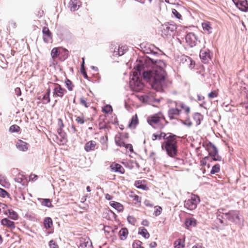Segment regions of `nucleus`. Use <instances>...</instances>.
Segmentation results:
<instances>
[{
    "label": "nucleus",
    "instance_id": "1",
    "mask_svg": "<svg viewBox=\"0 0 248 248\" xmlns=\"http://www.w3.org/2000/svg\"><path fill=\"white\" fill-rule=\"evenodd\" d=\"M166 64L161 60H156L155 63L146 57L140 58L137 61L133 73V77L129 81L131 89L139 92L143 87V84L138 77V74L143 75V78L149 82L152 88L157 91H161L164 88L171 85V81L167 77L165 71Z\"/></svg>",
    "mask_w": 248,
    "mask_h": 248
},
{
    "label": "nucleus",
    "instance_id": "2",
    "mask_svg": "<svg viewBox=\"0 0 248 248\" xmlns=\"http://www.w3.org/2000/svg\"><path fill=\"white\" fill-rule=\"evenodd\" d=\"M225 210L219 209L217 212V219L221 224L224 223L223 218H226L230 221L236 224L240 222L239 211L237 210H231L228 212H224Z\"/></svg>",
    "mask_w": 248,
    "mask_h": 248
},
{
    "label": "nucleus",
    "instance_id": "3",
    "mask_svg": "<svg viewBox=\"0 0 248 248\" xmlns=\"http://www.w3.org/2000/svg\"><path fill=\"white\" fill-rule=\"evenodd\" d=\"M162 148L165 149L167 154L170 157H174L177 155V140L175 135H170L165 139L162 144Z\"/></svg>",
    "mask_w": 248,
    "mask_h": 248
},
{
    "label": "nucleus",
    "instance_id": "4",
    "mask_svg": "<svg viewBox=\"0 0 248 248\" xmlns=\"http://www.w3.org/2000/svg\"><path fill=\"white\" fill-rule=\"evenodd\" d=\"M147 121L149 124L156 129L162 128L167 123L163 114L161 112L149 116Z\"/></svg>",
    "mask_w": 248,
    "mask_h": 248
},
{
    "label": "nucleus",
    "instance_id": "5",
    "mask_svg": "<svg viewBox=\"0 0 248 248\" xmlns=\"http://www.w3.org/2000/svg\"><path fill=\"white\" fill-rule=\"evenodd\" d=\"M200 202V198L197 195H191L190 198L185 201L184 207L189 210H194Z\"/></svg>",
    "mask_w": 248,
    "mask_h": 248
},
{
    "label": "nucleus",
    "instance_id": "6",
    "mask_svg": "<svg viewBox=\"0 0 248 248\" xmlns=\"http://www.w3.org/2000/svg\"><path fill=\"white\" fill-rule=\"evenodd\" d=\"M176 29L175 25L173 24H165L163 26L161 31L162 36L165 38H168L171 36Z\"/></svg>",
    "mask_w": 248,
    "mask_h": 248
},
{
    "label": "nucleus",
    "instance_id": "7",
    "mask_svg": "<svg viewBox=\"0 0 248 248\" xmlns=\"http://www.w3.org/2000/svg\"><path fill=\"white\" fill-rule=\"evenodd\" d=\"M175 108H170L168 110V116L170 119H174L179 115L181 109L179 108V104L177 102H174Z\"/></svg>",
    "mask_w": 248,
    "mask_h": 248
},
{
    "label": "nucleus",
    "instance_id": "8",
    "mask_svg": "<svg viewBox=\"0 0 248 248\" xmlns=\"http://www.w3.org/2000/svg\"><path fill=\"white\" fill-rule=\"evenodd\" d=\"M66 93V90L59 84H55L53 91V95L54 97H59L62 98L64 94Z\"/></svg>",
    "mask_w": 248,
    "mask_h": 248
},
{
    "label": "nucleus",
    "instance_id": "9",
    "mask_svg": "<svg viewBox=\"0 0 248 248\" xmlns=\"http://www.w3.org/2000/svg\"><path fill=\"white\" fill-rule=\"evenodd\" d=\"M186 41L190 47H193L196 44L197 38L194 33L189 32L186 36Z\"/></svg>",
    "mask_w": 248,
    "mask_h": 248
},
{
    "label": "nucleus",
    "instance_id": "10",
    "mask_svg": "<svg viewBox=\"0 0 248 248\" xmlns=\"http://www.w3.org/2000/svg\"><path fill=\"white\" fill-rule=\"evenodd\" d=\"M78 248H93L92 243L90 238L88 237L81 238Z\"/></svg>",
    "mask_w": 248,
    "mask_h": 248
},
{
    "label": "nucleus",
    "instance_id": "11",
    "mask_svg": "<svg viewBox=\"0 0 248 248\" xmlns=\"http://www.w3.org/2000/svg\"><path fill=\"white\" fill-rule=\"evenodd\" d=\"M16 146L18 150L26 152L28 150L29 145L26 142L18 140L16 143Z\"/></svg>",
    "mask_w": 248,
    "mask_h": 248
},
{
    "label": "nucleus",
    "instance_id": "12",
    "mask_svg": "<svg viewBox=\"0 0 248 248\" xmlns=\"http://www.w3.org/2000/svg\"><path fill=\"white\" fill-rule=\"evenodd\" d=\"M1 224L8 229L13 230L15 228L14 222L10 220L8 218H4L1 220Z\"/></svg>",
    "mask_w": 248,
    "mask_h": 248
},
{
    "label": "nucleus",
    "instance_id": "13",
    "mask_svg": "<svg viewBox=\"0 0 248 248\" xmlns=\"http://www.w3.org/2000/svg\"><path fill=\"white\" fill-rule=\"evenodd\" d=\"M57 132L58 134V138H60L59 141L58 142L59 144L63 145L67 142V136L66 133L61 129H58Z\"/></svg>",
    "mask_w": 248,
    "mask_h": 248
},
{
    "label": "nucleus",
    "instance_id": "14",
    "mask_svg": "<svg viewBox=\"0 0 248 248\" xmlns=\"http://www.w3.org/2000/svg\"><path fill=\"white\" fill-rule=\"evenodd\" d=\"M79 0H70L68 4V7L71 11H75L78 9L80 6Z\"/></svg>",
    "mask_w": 248,
    "mask_h": 248
},
{
    "label": "nucleus",
    "instance_id": "15",
    "mask_svg": "<svg viewBox=\"0 0 248 248\" xmlns=\"http://www.w3.org/2000/svg\"><path fill=\"white\" fill-rule=\"evenodd\" d=\"M110 168L112 171L120 172L122 174L124 173V169L119 164L113 163L110 165Z\"/></svg>",
    "mask_w": 248,
    "mask_h": 248
},
{
    "label": "nucleus",
    "instance_id": "16",
    "mask_svg": "<svg viewBox=\"0 0 248 248\" xmlns=\"http://www.w3.org/2000/svg\"><path fill=\"white\" fill-rule=\"evenodd\" d=\"M200 58L206 62L208 59L210 58V55L209 50L202 49L200 51Z\"/></svg>",
    "mask_w": 248,
    "mask_h": 248
},
{
    "label": "nucleus",
    "instance_id": "17",
    "mask_svg": "<svg viewBox=\"0 0 248 248\" xmlns=\"http://www.w3.org/2000/svg\"><path fill=\"white\" fill-rule=\"evenodd\" d=\"M96 146V142L95 141L91 140L86 143L84 146V149L87 152H90L91 151L94 150Z\"/></svg>",
    "mask_w": 248,
    "mask_h": 248
},
{
    "label": "nucleus",
    "instance_id": "18",
    "mask_svg": "<svg viewBox=\"0 0 248 248\" xmlns=\"http://www.w3.org/2000/svg\"><path fill=\"white\" fill-rule=\"evenodd\" d=\"M203 30L208 34H210L212 31V28L211 23L208 21H205L202 24Z\"/></svg>",
    "mask_w": 248,
    "mask_h": 248
},
{
    "label": "nucleus",
    "instance_id": "19",
    "mask_svg": "<svg viewBox=\"0 0 248 248\" xmlns=\"http://www.w3.org/2000/svg\"><path fill=\"white\" fill-rule=\"evenodd\" d=\"M126 47L125 46H122L121 47L119 46L118 48H117V50H116V48H115V50H114V55L115 56H122L124 55L126 51Z\"/></svg>",
    "mask_w": 248,
    "mask_h": 248
},
{
    "label": "nucleus",
    "instance_id": "20",
    "mask_svg": "<svg viewBox=\"0 0 248 248\" xmlns=\"http://www.w3.org/2000/svg\"><path fill=\"white\" fill-rule=\"evenodd\" d=\"M139 99L143 103H151L153 100H155L153 97L150 96L149 95H144L139 96ZM156 101V99H155ZM158 101V100H156Z\"/></svg>",
    "mask_w": 248,
    "mask_h": 248
},
{
    "label": "nucleus",
    "instance_id": "21",
    "mask_svg": "<svg viewBox=\"0 0 248 248\" xmlns=\"http://www.w3.org/2000/svg\"><path fill=\"white\" fill-rule=\"evenodd\" d=\"M110 205L111 207H113L119 212H121L124 209L123 205L116 202L112 201L110 202Z\"/></svg>",
    "mask_w": 248,
    "mask_h": 248
},
{
    "label": "nucleus",
    "instance_id": "22",
    "mask_svg": "<svg viewBox=\"0 0 248 248\" xmlns=\"http://www.w3.org/2000/svg\"><path fill=\"white\" fill-rule=\"evenodd\" d=\"M50 89L48 88L46 90V93L44 95L43 98H42V103L44 104H46L48 103L50 101Z\"/></svg>",
    "mask_w": 248,
    "mask_h": 248
},
{
    "label": "nucleus",
    "instance_id": "23",
    "mask_svg": "<svg viewBox=\"0 0 248 248\" xmlns=\"http://www.w3.org/2000/svg\"><path fill=\"white\" fill-rule=\"evenodd\" d=\"M139 234L142 235L146 239H147L150 237V234L148 232L147 229L143 227H140L139 229Z\"/></svg>",
    "mask_w": 248,
    "mask_h": 248
},
{
    "label": "nucleus",
    "instance_id": "24",
    "mask_svg": "<svg viewBox=\"0 0 248 248\" xmlns=\"http://www.w3.org/2000/svg\"><path fill=\"white\" fill-rule=\"evenodd\" d=\"M128 233V230L126 228H124L121 229V230L119 231V235L121 240H124L125 239H126Z\"/></svg>",
    "mask_w": 248,
    "mask_h": 248
},
{
    "label": "nucleus",
    "instance_id": "25",
    "mask_svg": "<svg viewBox=\"0 0 248 248\" xmlns=\"http://www.w3.org/2000/svg\"><path fill=\"white\" fill-rule=\"evenodd\" d=\"M174 246L175 248H184L185 247L184 240L178 239L174 242Z\"/></svg>",
    "mask_w": 248,
    "mask_h": 248
},
{
    "label": "nucleus",
    "instance_id": "26",
    "mask_svg": "<svg viewBox=\"0 0 248 248\" xmlns=\"http://www.w3.org/2000/svg\"><path fill=\"white\" fill-rule=\"evenodd\" d=\"M186 226L187 227L195 226L196 224V220L194 218H189L186 220Z\"/></svg>",
    "mask_w": 248,
    "mask_h": 248
},
{
    "label": "nucleus",
    "instance_id": "27",
    "mask_svg": "<svg viewBox=\"0 0 248 248\" xmlns=\"http://www.w3.org/2000/svg\"><path fill=\"white\" fill-rule=\"evenodd\" d=\"M115 141L116 144L119 146H124V142L121 137L120 134L116 135L115 138Z\"/></svg>",
    "mask_w": 248,
    "mask_h": 248
},
{
    "label": "nucleus",
    "instance_id": "28",
    "mask_svg": "<svg viewBox=\"0 0 248 248\" xmlns=\"http://www.w3.org/2000/svg\"><path fill=\"white\" fill-rule=\"evenodd\" d=\"M202 116L199 113H195L193 115V119L196 122L197 125H199L201 124V121L202 120Z\"/></svg>",
    "mask_w": 248,
    "mask_h": 248
},
{
    "label": "nucleus",
    "instance_id": "29",
    "mask_svg": "<svg viewBox=\"0 0 248 248\" xmlns=\"http://www.w3.org/2000/svg\"><path fill=\"white\" fill-rule=\"evenodd\" d=\"M138 123V120L137 115L133 116L131 118V122L129 124V126L131 128H134Z\"/></svg>",
    "mask_w": 248,
    "mask_h": 248
},
{
    "label": "nucleus",
    "instance_id": "30",
    "mask_svg": "<svg viewBox=\"0 0 248 248\" xmlns=\"http://www.w3.org/2000/svg\"><path fill=\"white\" fill-rule=\"evenodd\" d=\"M206 148L208 152H210V151H212L213 152H216L217 153V151H218L216 146L211 142H209L207 144Z\"/></svg>",
    "mask_w": 248,
    "mask_h": 248
},
{
    "label": "nucleus",
    "instance_id": "31",
    "mask_svg": "<svg viewBox=\"0 0 248 248\" xmlns=\"http://www.w3.org/2000/svg\"><path fill=\"white\" fill-rule=\"evenodd\" d=\"M44 226L46 229L50 228L52 225V219L49 217H46L44 219Z\"/></svg>",
    "mask_w": 248,
    "mask_h": 248
},
{
    "label": "nucleus",
    "instance_id": "32",
    "mask_svg": "<svg viewBox=\"0 0 248 248\" xmlns=\"http://www.w3.org/2000/svg\"><path fill=\"white\" fill-rule=\"evenodd\" d=\"M135 186L137 188L139 189L146 190L147 188L146 185L143 184L142 181H136Z\"/></svg>",
    "mask_w": 248,
    "mask_h": 248
},
{
    "label": "nucleus",
    "instance_id": "33",
    "mask_svg": "<svg viewBox=\"0 0 248 248\" xmlns=\"http://www.w3.org/2000/svg\"><path fill=\"white\" fill-rule=\"evenodd\" d=\"M0 185L2 186L5 187L9 185L8 182L7 181L6 178L0 174Z\"/></svg>",
    "mask_w": 248,
    "mask_h": 248
},
{
    "label": "nucleus",
    "instance_id": "34",
    "mask_svg": "<svg viewBox=\"0 0 248 248\" xmlns=\"http://www.w3.org/2000/svg\"><path fill=\"white\" fill-rule=\"evenodd\" d=\"M166 136V134L165 133H161L160 134H154L152 135V140H155L157 139L161 140L162 138L165 139L166 138H165Z\"/></svg>",
    "mask_w": 248,
    "mask_h": 248
},
{
    "label": "nucleus",
    "instance_id": "35",
    "mask_svg": "<svg viewBox=\"0 0 248 248\" xmlns=\"http://www.w3.org/2000/svg\"><path fill=\"white\" fill-rule=\"evenodd\" d=\"M179 104V108H181L184 109L186 113H188L190 112V108L189 107L186 106L184 103L178 102Z\"/></svg>",
    "mask_w": 248,
    "mask_h": 248
},
{
    "label": "nucleus",
    "instance_id": "36",
    "mask_svg": "<svg viewBox=\"0 0 248 248\" xmlns=\"http://www.w3.org/2000/svg\"><path fill=\"white\" fill-rule=\"evenodd\" d=\"M155 208V211L154 213V215L157 217L159 215H160L162 212V208L160 206H155L154 207Z\"/></svg>",
    "mask_w": 248,
    "mask_h": 248
},
{
    "label": "nucleus",
    "instance_id": "37",
    "mask_svg": "<svg viewBox=\"0 0 248 248\" xmlns=\"http://www.w3.org/2000/svg\"><path fill=\"white\" fill-rule=\"evenodd\" d=\"M220 170V165L218 164H217L213 166L212 170H211L210 173L212 174H215L216 173L218 172Z\"/></svg>",
    "mask_w": 248,
    "mask_h": 248
},
{
    "label": "nucleus",
    "instance_id": "38",
    "mask_svg": "<svg viewBox=\"0 0 248 248\" xmlns=\"http://www.w3.org/2000/svg\"><path fill=\"white\" fill-rule=\"evenodd\" d=\"M9 214L10 217L13 220H16L18 218V215L17 213L14 211H11L9 210Z\"/></svg>",
    "mask_w": 248,
    "mask_h": 248
},
{
    "label": "nucleus",
    "instance_id": "39",
    "mask_svg": "<svg viewBox=\"0 0 248 248\" xmlns=\"http://www.w3.org/2000/svg\"><path fill=\"white\" fill-rule=\"evenodd\" d=\"M19 129H20L19 126L16 124L12 125L9 128V131H10V132H11L12 133L17 132L19 131Z\"/></svg>",
    "mask_w": 248,
    "mask_h": 248
},
{
    "label": "nucleus",
    "instance_id": "40",
    "mask_svg": "<svg viewBox=\"0 0 248 248\" xmlns=\"http://www.w3.org/2000/svg\"><path fill=\"white\" fill-rule=\"evenodd\" d=\"M103 111L106 113H109L112 111V108L110 105H107L103 108Z\"/></svg>",
    "mask_w": 248,
    "mask_h": 248
},
{
    "label": "nucleus",
    "instance_id": "41",
    "mask_svg": "<svg viewBox=\"0 0 248 248\" xmlns=\"http://www.w3.org/2000/svg\"><path fill=\"white\" fill-rule=\"evenodd\" d=\"M142 242L140 240H136L133 244V248H144L142 246Z\"/></svg>",
    "mask_w": 248,
    "mask_h": 248
},
{
    "label": "nucleus",
    "instance_id": "42",
    "mask_svg": "<svg viewBox=\"0 0 248 248\" xmlns=\"http://www.w3.org/2000/svg\"><path fill=\"white\" fill-rule=\"evenodd\" d=\"M43 35L46 36L47 37H51V33L49 31V29L47 27H44L43 29Z\"/></svg>",
    "mask_w": 248,
    "mask_h": 248
},
{
    "label": "nucleus",
    "instance_id": "43",
    "mask_svg": "<svg viewBox=\"0 0 248 248\" xmlns=\"http://www.w3.org/2000/svg\"><path fill=\"white\" fill-rule=\"evenodd\" d=\"M51 55L53 58H57L58 56L59 52L57 48L55 47L52 49L51 50Z\"/></svg>",
    "mask_w": 248,
    "mask_h": 248
},
{
    "label": "nucleus",
    "instance_id": "44",
    "mask_svg": "<svg viewBox=\"0 0 248 248\" xmlns=\"http://www.w3.org/2000/svg\"><path fill=\"white\" fill-rule=\"evenodd\" d=\"M42 204L48 207H50L51 206V202L50 200L47 199H45L43 200V202Z\"/></svg>",
    "mask_w": 248,
    "mask_h": 248
},
{
    "label": "nucleus",
    "instance_id": "45",
    "mask_svg": "<svg viewBox=\"0 0 248 248\" xmlns=\"http://www.w3.org/2000/svg\"><path fill=\"white\" fill-rule=\"evenodd\" d=\"M127 221L130 224L135 225L136 222V219L133 216H129L127 217Z\"/></svg>",
    "mask_w": 248,
    "mask_h": 248
},
{
    "label": "nucleus",
    "instance_id": "46",
    "mask_svg": "<svg viewBox=\"0 0 248 248\" xmlns=\"http://www.w3.org/2000/svg\"><path fill=\"white\" fill-rule=\"evenodd\" d=\"M173 15L178 19L181 18V15L175 9H173L172 10Z\"/></svg>",
    "mask_w": 248,
    "mask_h": 248
},
{
    "label": "nucleus",
    "instance_id": "47",
    "mask_svg": "<svg viewBox=\"0 0 248 248\" xmlns=\"http://www.w3.org/2000/svg\"><path fill=\"white\" fill-rule=\"evenodd\" d=\"M65 83L69 91H72L73 90V85L71 81L70 80L67 79L65 82Z\"/></svg>",
    "mask_w": 248,
    "mask_h": 248
},
{
    "label": "nucleus",
    "instance_id": "48",
    "mask_svg": "<svg viewBox=\"0 0 248 248\" xmlns=\"http://www.w3.org/2000/svg\"><path fill=\"white\" fill-rule=\"evenodd\" d=\"M217 96V93L216 91H213L208 94V97L210 98H213Z\"/></svg>",
    "mask_w": 248,
    "mask_h": 248
},
{
    "label": "nucleus",
    "instance_id": "49",
    "mask_svg": "<svg viewBox=\"0 0 248 248\" xmlns=\"http://www.w3.org/2000/svg\"><path fill=\"white\" fill-rule=\"evenodd\" d=\"M76 121L80 124H83L85 122V120L83 117H78L76 118Z\"/></svg>",
    "mask_w": 248,
    "mask_h": 248
},
{
    "label": "nucleus",
    "instance_id": "50",
    "mask_svg": "<svg viewBox=\"0 0 248 248\" xmlns=\"http://www.w3.org/2000/svg\"><path fill=\"white\" fill-rule=\"evenodd\" d=\"M247 5V1H242V2H241L240 5L243 7H242V8L239 7V9L243 11H246L247 10V7H246Z\"/></svg>",
    "mask_w": 248,
    "mask_h": 248
},
{
    "label": "nucleus",
    "instance_id": "51",
    "mask_svg": "<svg viewBox=\"0 0 248 248\" xmlns=\"http://www.w3.org/2000/svg\"><path fill=\"white\" fill-rule=\"evenodd\" d=\"M8 194L6 190H5L4 189H3L2 188H0V196L4 198L7 195H8Z\"/></svg>",
    "mask_w": 248,
    "mask_h": 248
},
{
    "label": "nucleus",
    "instance_id": "52",
    "mask_svg": "<svg viewBox=\"0 0 248 248\" xmlns=\"http://www.w3.org/2000/svg\"><path fill=\"white\" fill-rule=\"evenodd\" d=\"M50 248H58V245L55 243L53 240H51L49 243Z\"/></svg>",
    "mask_w": 248,
    "mask_h": 248
},
{
    "label": "nucleus",
    "instance_id": "53",
    "mask_svg": "<svg viewBox=\"0 0 248 248\" xmlns=\"http://www.w3.org/2000/svg\"><path fill=\"white\" fill-rule=\"evenodd\" d=\"M124 147L126 149H128L131 153L133 152V146L131 144H125L124 143Z\"/></svg>",
    "mask_w": 248,
    "mask_h": 248
},
{
    "label": "nucleus",
    "instance_id": "54",
    "mask_svg": "<svg viewBox=\"0 0 248 248\" xmlns=\"http://www.w3.org/2000/svg\"><path fill=\"white\" fill-rule=\"evenodd\" d=\"M130 197L133 198L134 201L137 202H140V198L137 195H131Z\"/></svg>",
    "mask_w": 248,
    "mask_h": 248
},
{
    "label": "nucleus",
    "instance_id": "55",
    "mask_svg": "<svg viewBox=\"0 0 248 248\" xmlns=\"http://www.w3.org/2000/svg\"><path fill=\"white\" fill-rule=\"evenodd\" d=\"M58 124L59 126L58 129H61V130H62V128L63 127L64 125L63 124L62 120L61 119H58Z\"/></svg>",
    "mask_w": 248,
    "mask_h": 248
},
{
    "label": "nucleus",
    "instance_id": "56",
    "mask_svg": "<svg viewBox=\"0 0 248 248\" xmlns=\"http://www.w3.org/2000/svg\"><path fill=\"white\" fill-rule=\"evenodd\" d=\"M80 101L81 104L84 106L86 108H88L89 107V105H88L86 103V101L83 98H80Z\"/></svg>",
    "mask_w": 248,
    "mask_h": 248
},
{
    "label": "nucleus",
    "instance_id": "57",
    "mask_svg": "<svg viewBox=\"0 0 248 248\" xmlns=\"http://www.w3.org/2000/svg\"><path fill=\"white\" fill-rule=\"evenodd\" d=\"M212 159L214 161H221V157L218 154L217 155H213V157H212Z\"/></svg>",
    "mask_w": 248,
    "mask_h": 248
},
{
    "label": "nucleus",
    "instance_id": "58",
    "mask_svg": "<svg viewBox=\"0 0 248 248\" xmlns=\"http://www.w3.org/2000/svg\"><path fill=\"white\" fill-rule=\"evenodd\" d=\"M15 93L17 96H19L21 94L20 89L19 88H16L15 89Z\"/></svg>",
    "mask_w": 248,
    "mask_h": 248
},
{
    "label": "nucleus",
    "instance_id": "59",
    "mask_svg": "<svg viewBox=\"0 0 248 248\" xmlns=\"http://www.w3.org/2000/svg\"><path fill=\"white\" fill-rule=\"evenodd\" d=\"M37 177L38 176L35 174H31L29 177V179L30 181H34L37 179Z\"/></svg>",
    "mask_w": 248,
    "mask_h": 248
},
{
    "label": "nucleus",
    "instance_id": "60",
    "mask_svg": "<svg viewBox=\"0 0 248 248\" xmlns=\"http://www.w3.org/2000/svg\"><path fill=\"white\" fill-rule=\"evenodd\" d=\"M144 204L146 206H149V207H153V205L150 203V201L147 200H145L144 201Z\"/></svg>",
    "mask_w": 248,
    "mask_h": 248
},
{
    "label": "nucleus",
    "instance_id": "61",
    "mask_svg": "<svg viewBox=\"0 0 248 248\" xmlns=\"http://www.w3.org/2000/svg\"><path fill=\"white\" fill-rule=\"evenodd\" d=\"M81 73L83 74L84 78H87L88 76L85 71V68L81 69Z\"/></svg>",
    "mask_w": 248,
    "mask_h": 248
},
{
    "label": "nucleus",
    "instance_id": "62",
    "mask_svg": "<svg viewBox=\"0 0 248 248\" xmlns=\"http://www.w3.org/2000/svg\"><path fill=\"white\" fill-rule=\"evenodd\" d=\"M51 37H47L46 36L43 35L44 40L46 42H48L51 40Z\"/></svg>",
    "mask_w": 248,
    "mask_h": 248
},
{
    "label": "nucleus",
    "instance_id": "63",
    "mask_svg": "<svg viewBox=\"0 0 248 248\" xmlns=\"http://www.w3.org/2000/svg\"><path fill=\"white\" fill-rule=\"evenodd\" d=\"M141 224L145 226H148L149 225V222L147 220L145 219L142 221Z\"/></svg>",
    "mask_w": 248,
    "mask_h": 248
},
{
    "label": "nucleus",
    "instance_id": "64",
    "mask_svg": "<svg viewBox=\"0 0 248 248\" xmlns=\"http://www.w3.org/2000/svg\"><path fill=\"white\" fill-rule=\"evenodd\" d=\"M192 248H203L201 244H197L194 245Z\"/></svg>",
    "mask_w": 248,
    "mask_h": 248
}]
</instances>
